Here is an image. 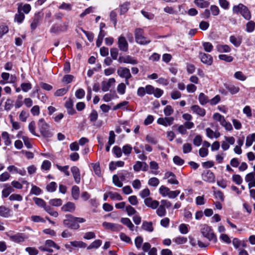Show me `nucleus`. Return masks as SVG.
<instances>
[{"label":"nucleus","instance_id":"nucleus-18","mask_svg":"<svg viewBox=\"0 0 255 255\" xmlns=\"http://www.w3.org/2000/svg\"><path fill=\"white\" fill-rule=\"evenodd\" d=\"M164 179H168V183L171 184H178L179 182L177 180L175 174L171 172H167L165 174Z\"/></svg>","mask_w":255,"mask_h":255},{"label":"nucleus","instance_id":"nucleus-61","mask_svg":"<svg viewBox=\"0 0 255 255\" xmlns=\"http://www.w3.org/2000/svg\"><path fill=\"white\" fill-rule=\"evenodd\" d=\"M163 91L159 88L155 89L153 86V92L152 94H153L154 97L156 98H160L163 94Z\"/></svg>","mask_w":255,"mask_h":255},{"label":"nucleus","instance_id":"nucleus-15","mask_svg":"<svg viewBox=\"0 0 255 255\" xmlns=\"http://www.w3.org/2000/svg\"><path fill=\"white\" fill-rule=\"evenodd\" d=\"M144 203L147 207L152 209H156L159 204V203L158 201L153 200L150 197H148L144 199Z\"/></svg>","mask_w":255,"mask_h":255},{"label":"nucleus","instance_id":"nucleus-48","mask_svg":"<svg viewBox=\"0 0 255 255\" xmlns=\"http://www.w3.org/2000/svg\"><path fill=\"white\" fill-rule=\"evenodd\" d=\"M126 86L124 83H121L118 85L117 92L120 95H124L126 92Z\"/></svg>","mask_w":255,"mask_h":255},{"label":"nucleus","instance_id":"nucleus-34","mask_svg":"<svg viewBox=\"0 0 255 255\" xmlns=\"http://www.w3.org/2000/svg\"><path fill=\"white\" fill-rule=\"evenodd\" d=\"M217 50L219 52L228 53L231 51L230 47L227 45H218L216 46Z\"/></svg>","mask_w":255,"mask_h":255},{"label":"nucleus","instance_id":"nucleus-42","mask_svg":"<svg viewBox=\"0 0 255 255\" xmlns=\"http://www.w3.org/2000/svg\"><path fill=\"white\" fill-rule=\"evenodd\" d=\"M199 100L200 104L202 105H204L209 102L208 97L203 93H201L199 94Z\"/></svg>","mask_w":255,"mask_h":255},{"label":"nucleus","instance_id":"nucleus-13","mask_svg":"<svg viewBox=\"0 0 255 255\" xmlns=\"http://www.w3.org/2000/svg\"><path fill=\"white\" fill-rule=\"evenodd\" d=\"M246 182L248 183V187L251 189L252 187H255V173L250 172L248 173L245 178Z\"/></svg>","mask_w":255,"mask_h":255},{"label":"nucleus","instance_id":"nucleus-16","mask_svg":"<svg viewBox=\"0 0 255 255\" xmlns=\"http://www.w3.org/2000/svg\"><path fill=\"white\" fill-rule=\"evenodd\" d=\"M116 80L115 78H110L108 81H104L102 83V89L104 92L109 91L110 88L114 85Z\"/></svg>","mask_w":255,"mask_h":255},{"label":"nucleus","instance_id":"nucleus-23","mask_svg":"<svg viewBox=\"0 0 255 255\" xmlns=\"http://www.w3.org/2000/svg\"><path fill=\"white\" fill-rule=\"evenodd\" d=\"M42 16L40 12L35 14L34 18L31 23V28L33 30L35 29L38 25L39 20L41 19Z\"/></svg>","mask_w":255,"mask_h":255},{"label":"nucleus","instance_id":"nucleus-43","mask_svg":"<svg viewBox=\"0 0 255 255\" xmlns=\"http://www.w3.org/2000/svg\"><path fill=\"white\" fill-rule=\"evenodd\" d=\"M49 203L51 206L58 207L62 204V200L59 198L52 199L50 200Z\"/></svg>","mask_w":255,"mask_h":255},{"label":"nucleus","instance_id":"nucleus-44","mask_svg":"<svg viewBox=\"0 0 255 255\" xmlns=\"http://www.w3.org/2000/svg\"><path fill=\"white\" fill-rule=\"evenodd\" d=\"M173 242H174L176 244L178 245H181L185 244L187 241V239L185 237L179 236L177 237L173 240Z\"/></svg>","mask_w":255,"mask_h":255},{"label":"nucleus","instance_id":"nucleus-46","mask_svg":"<svg viewBox=\"0 0 255 255\" xmlns=\"http://www.w3.org/2000/svg\"><path fill=\"white\" fill-rule=\"evenodd\" d=\"M44 210L52 216L55 218L58 216V213L53 210L50 206L47 205V207H45Z\"/></svg>","mask_w":255,"mask_h":255},{"label":"nucleus","instance_id":"nucleus-14","mask_svg":"<svg viewBox=\"0 0 255 255\" xmlns=\"http://www.w3.org/2000/svg\"><path fill=\"white\" fill-rule=\"evenodd\" d=\"M102 225L106 229L110 230L112 231H118L122 228V227L119 224L107 222H103Z\"/></svg>","mask_w":255,"mask_h":255},{"label":"nucleus","instance_id":"nucleus-51","mask_svg":"<svg viewBox=\"0 0 255 255\" xmlns=\"http://www.w3.org/2000/svg\"><path fill=\"white\" fill-rule=\"evenodd\" d=\"M41 191L42 190L39 187L34 185H31V189L30 191L31 194L39 195L41 194Z\"/></svg>","mask_w":255,"mask_h":255},{"label":"nucleus","instance_id":"nucleus-57","mask_svg":"<svg viewBox=\"0 0 255 255\" xmlns=\"http://www.w3.org/2000/svg\"><path fill=\"white\" fill-rule=\"evenodd\" d=\"M232 180L237 185H241L243 182V179L239 174H234L232 176Z\"/></svg>","mask_w":255,"mask_h":255},{"label":"nucleus","instance_id":"nucleus-9","mask_svg":"<svg viewBox=\"0 0 255 255\" xmlns=\"http://www.w3.org/2000/svg\"><path fill=\"white\" fill-rule=\"evenodd\" d=\"M68 28V24L67 22H63L60 24H54L51 29L50 32L52 33H57L58 32L66 31Z\"/></svg>","mask_w":255,"mask_h":255},{"label":"nucleus","instance_id":"nucleus-58","mask_svg":"<svg viewBox=\"0 0 255 255\" xmlns=\"http://www.w3.org/2000/svg\"><path fill=\"white\" fill-rule=\"evenodd\" d=\"M20 87L24 92H27L32 88V85L30 83H22Z\"/></svg>","mask_w":255,"mask_h":255},{"label":"nucleus","instance_id":"nucleus-19","mask_svg":"<svg viewBox=\"0 0 255 255\" xmlns=\"http://www.w3.org/2000/svg\"><path fill=\"white\" fill-rule=\"evenodd\" d=\"M71 170L75 182L79 184L81 180L79 169L76 166H73L71 167Z\"/></svg>","mask_w":255,"mask_h":255},{"label":"nucleus","instance_id":"nucleus-4","mask_svg":"<svg viewBox=\"0 0 255 255\" xmlns=\"http://www.w3.org/2000/svg\"><path fill=\"white\" fill-rule=\"evenodd\" d=\"M63 224L72 230H78L80 228V225L76 223L75 217L71 215H66V219L63 220Z\"/></svg>","mask_w":255,"mask_h":255},{"label":"nucleus","instance_id":"nucleus-5","mask_svg":"<svg viewBox=\"0 0 255 255\" xmlns=\"http://www.w3.org/2000/svg\"><path fill=\"white\" fill-rule=\"evenodd\" d=\"M201 232L203 236L207 238L209 241L213 240L214 242H216L217 238L211 227L204 225L201 230Z\"/></svg>","mask_w":255,"mask_h":255},{"label":"nucleus","instance_id":"nucleus-32","mask_svg":"<svg viewBox=\"0 0 255 255\" xmlns=\"http://www.w3.org/2000/svg\"><path fill=\"white\" fill-rule=\"evenodd\" d=\"M5 188L2 191V197L6 198L12 192L14 191L13 189L11 186H7V185L4 184L3 185Z\"/></svg>","mask_w":255,"mask_h":255},{"label":"nucleus","instance_id":"nucleus-55","mask_svg":"<svg viewBox=\"0 0 255 255\" xmlns=\"http://www.w3.org/2000/svg\"><path fill=\"white\" fill-rule=\"evenodd\" d=\"M204 50L207 52H211L213 49V46L210 42H205L203 43Z\"/></svg>","mask_w":255,"mask_h":255},{"label":"nucleus","instance_id":"nucleus-59","mask_svg":"<svg viewBox=\"0 0 255 255\" xmlns=\"http://www.w3.org/2000/svg\"><path fill=\"white\" fill-rule=\"evenodd\" d=\"M219 58L227 62H231L233 60V57L230 55L226 54H221L219 55Z\"/></svg>","mask_w":255,"mask_h":255},{"label":"nucleus","instance_id":"nucleus-40","mask_svg":"<svg viewBox=\"0 0 255 255\" xmlns=\"http://www.w3.org/2000/svg\"><path fill=\"white\" fill-rule=\"evenodd\" d=\"M158 207L156 208L157 210L156 211L157 215L160 217H162L165 216L166 214V209L159 205Z\"/></svg>","mask_w":255,"mask_h":255},{"label":"nucleus","instance_id":"nucleus-47","mask_svg":"<svg viewBox=\"0 0 255 255\" xmlns=\"http://www.w3.org/2000/svg\"><path fill=\"white\" fill-rule=\"evenodd\" d=\"M24 17V14L22 12L18 11V13L15 15L14 20L18 23H20L22 22Z\"/></svg>","mask_w":255,"mask_h":255},{"label":"nucleus","instance_id":"nucleus-24","mask_svg":"<svg viewBox=\"0 0 255 255\" xmlns=\"http://www.w3.org/2000/svg\"><path fill=\"white\" fill-rule=\"evenodd\" d=\"M206 131L207 136L210 138H213V137L217 138L220 136V133L219 131H214L210 128H207Z\"/></svg>","mask_w":255,"mask_h":255},{"label":"nucleus","instance_id":"nucleus-38","mask_svg":"<svg viewBox=\"0 0 255 255\" xmlns=\"http://www.w3.org/2000/svg\"><path fill=\"white\" fill-rule=\"evenodd\" d=\"M58 7L60 9L65 10L66 11H70L72 9V4L69 3L63 2L58 6Z\"/></svg>","mask_w":255,"mask_h":255},{"label":"nucleus","instance_id":"nucleus-63","mask_svg":"<svg viewBox=\"0 0 255 255\" xmlns=\"http://www.w3.org/2000/svg\"><path fill=\"white\" fill-rule=\"evenodd\" d=\"M129 3L126 2L121 5L120 12L121 14L125 13L128 9Z\"/></svg>","mask_w":255,"mask_h":255},{"label":"nucleus","instance_id":"nucleus-56","mask_svg":"<svg viewBox=\"0 0 255 255\" xmlns=\"http://www.w3.org/2000/svg\"><path fill=\"white\" fill-rule=\"evenodd\" d=\"M234 77L238 80L244 81L247 79V77L241 71H237L235 73Z\"/></svg>","mask_w":255,"mask_h":255},{"label":"nucleus","instance_id":"nucleus-22","mask_svg":"<svg viewBox=\"0 0 255 255\" xmlns=\"http://www.w3.org/2000/svg\"><path fill=\"white\" fill-rule=\"evenodd\" d=\"M194 3L198 7L204 8L209 6L210 2L206 0H194Z\"/></svg>","mask_w":255,"mask_h":255},{"label":"nucleus","instance_id":"nucleus-26","mask_svg":"<svg viewBox=\"0 0 255 255\" xmlns=\"http://www.w3.org/2000/svg\"><path fill=\"white\" fill-rule=\"evenodd\" d=\"M31 10V6L29 4L25 3L24 4H20L18 7V11H23L26 14L28 13Z\"/></svg>","mask_w":255,"mask_h":255},{"label":"nucleus","instance_id":"nucleus-12","mask_svg":"<svg viewBox=\"0 0 255 255\" xmlns=\"http://www.w3.org/2000/svg\"><path fill=\"white\" fill-rule=\"evenodd\" d=\"M199 57L203 63L208 66L212 64L213 57L211 55L203 52H200L199 54Z\"/></svg>","mask_w":255,"mask_h":255},{"label":"nucleus","instance_id":"nucleus-1","mask_svg":"<svg viewBox=\"0 0 255 255\" xmlns=\"http://www.w3.org/2000/svg\"><path fill=\"white\" fill-rule=\"evenodd\" d=\"M233 11L236 14H241L247 20H250L251 18V14L249 8L242 3L234 5L233 7Z\"/></svg>","mask_w":255,"mask_h":255},{"label":"nucleus","instance_id":"nucleus-49","mask_svg":"<svg viewBox=\"0 0 255 255\" xmlns=\"http://www.w3.org/2000/svg\"><path fill=\"white\" fill-rule=\"evenodd\" d=\"M213 118L215 121L219 122L221 125L224 123L225 121L224 117L218 113H215L213 115Z\"/></svg>","mask_w":255,"mask_h":255},{"label":"nucleus","instance_id":"nucleus-2","mask_svg":"<svg viewBox=\"0 0 255 255\" xmlns=\"http://www.w3.org/2000/svg\"><path fill=\"white\" fill-rule=\"evenodd\" d=\"M135 39L136 43L140 45H146L150 42V40L147 39L143 35V30L141 28H136L134 31Z\"/></svg>","mask_w":255,"mask_h":255},{"label":"nucleus","instance_id":"nucleus-27","mask_svg":"<svg viewBox=\"0 0 255 255\" xmlns=\"http://www.w3.org/2000/svg\"><path fill=\"white\" fill-rule=\"evenodd\" d=\"M80 194V189L78 186L74 185L72 188L71 195L73 198L77 200L79 199Z\"/></svg>","mask_w":255,"mask_h":255},{"label":"nucleus","instance_id":"nucleus-41","mask_svg":"<svg viewBox=\"0 0 255 255\" xmlns=\"http://www.w3.org/2000/svg\"><path fill=\"white\" fill-rule=\"evenodd\" d=\"M170 190L169 188L163 185L161 186L159 189V193L163 197L167 196Z\"/></svg>","mask_w":255,"mask_h":255},{"label":"nucleus","instance_id":"nucleus-50","mask_svg":"<svg viewBox=\"0 0 255 255\" xmlns=\"http://www.w3.org/2000/svg\"><path fill=\"white\" fill-rule=\"evenodd\" d=\"M57 188V184L55 182H51L46 186V189L48 192H53L56 191Z\"/></svg>","mask_w":255,"mask_h":255},{"label":"nucleus","instance_id":"nucleus-11","mask_svg":"<svg viewBox=\"0 0 255 255\" xmlns=\"http://www.w3.org/2000/svg\"><path fill=\"white\" fill-rule=\"evenodd\" d=\"M117 74L122 78L130 79L131 77L129 69L125 67L119 68L117 70Z\"/></svg>","mask_w":255,"mask_h":255},{"label":"nucleus","instance_id":"nucleus-31","mask_svg":"<svg viewBox=\"0 0 255 255\" xmlns=\"http://www.w3.org/2000/svg\"><path fill=\"white\" fill-rule=\"evenodd\" d=\"M204 180L209 182H213L215 180V176L213 172L208 171L204 175Z\"/></svg>","mask_w":255,"mask_h":255},{"label":"nucleus","instance_id":"nucleus-36","mask_svg":"<svg viewBox=\"0 0 255 255\" xmlns=\"http://www.w3.org/2000/svg\"><path fill=\"white\" fill-rule=\"evenodd\" d=\"M253 141L255 142V133L248 135L246 137V146L247 147L251 146Z\"/></svg>","mask_w":255,"mask_h":255},{"label":"nucleus","instance_id":"nucleus-17","mask_svg":"<svg viewBox=\"0 0 255 255\" xmlns=\"http://www.w3.org/2000/svg\"><path fill=\"white\" fill-rule=\"evenodd\" d=\"M174 118L172 117H166L165 118H160L157 120V123L164 126H168L172 124Z\"/></svg>","mask_w":255,"mask_h":255},{"label":"nucleus","instance_id":"nucleus-8","mask_svg":"<svg viewBox=\"0 0 255 255\" xmlns=\"http://www.w3.org/2000/svg\"><path fill=\"white\" fill-rule=\"evenodd\" d=\"M118 61L121 63H124L132 65H135L138 63V61L136 59L130 55L120 56L118 59Z\"/></svg>","mask_w":255,"mask_h":255},{"label":"nucleus","instance_id":"nucleus-20","mask_svg":"<svg viewBox=\"0 0 255 255\" xmlns=\"http://www.w3.org/2000/svg\"><path fill=\"white\" fill-rule=\"evenodd\" d=\"M75 204L71 202H68L66 204H64L61 208V210L65 212H73L75 210Z\"/></svg>","mask_w":255,"mask_h":255},{"label":"nucleus","instance_id":"nucleus-6","mask_svg":"<svg viewBox=\"0 0 255 255\" xmlns=\"http://www.w3.org/2000/svg\"><path fill=\"white\" fill-rule=\"evenodd\" d=\"M7 237H9L10 240L16 243H21L24 242L26 238L25 236L21 233H17L12 235L10 232L6 233Z\"/></svg>","mask_w":255,"mask_h":255},{"label":"nucleus","instance_id":"nucleus-21","mask_svg":"<svg viewBox=\"0 0 255 255\" xmlns=\"http://www.w3.org/2000/svg\"><path fill=\"white\" fill-rule=\"evenodd\" d=\"M71 246L76 249H85L87 244L83 241H73L70 242Z\"/></svg>","mask_w":255,"mask_h":255},{"label":"nucleus","instance_id":"nucleus-35","mask_svg":"<svg viewBox=\"0 0 255 255\" xmlns=\"http://www.w3.org/2000/svg\"><path fill=\"white\" fill-rule=\"evenodd\" d=\"M102 244V241L100 240H96L92 242L89 246L87 247V250H91L92 249L99 248Z\"/></svg>","mask_w":255,"mask_h":255},{"label":"nucleus","instance_id":"nucleus-7","mask_svg":"<svg viewBox=\"0 0 255 255\" xmlns=\"http://www.w3.org/2000/svg\"><path fill=\"white\" fill-rule=\"evenodd\" d=\"M152 92L153 86L150 85H148L145 87H140L138 88L137 91V95L139 97H142L146 94L148 95H152Z\"/></svg>","mask_w":255,"mask_h":255},{"label":"nucleus","instance_id":"nucleus-29","mask_svg":"<svg viewBox=\"0 0 255 255\" xmlns=\"http://www.w3.org/2000/svg\"><path fill=\"white\" fill-rule=\"evenodd\" d=\"M230 41L236 47H239L242 43V38L241 37H236L235 36L230 37Z\"/></svg>","mask_w":255,"mask_h":255},{"label":"nucleus","instance_id":"nucleus-45","mask_svg":"<svg viewBox=\"0 0 255 255\" xmlns=\"http://www.w3.org/2000/svg\"><path fill=\"white\" fill-rule=\"evenodd\" d=\"M45 245L47 248L53 247L55 248L57 250H59L60 247L57 245L54 241L50 240H48L45 241Z\"/></svg>","mask_w":255,"mask_h":255},{"label":"nucleus","instance_id":"nucleus-54","mask_svg":"<svg viewBox=\"0 0 255 255\" xmlns=\"http://www.w3.org/2000/svg\"><path fill=\"white\" fill-rule=\"evenodd\" d=\"M56 167L58 170H59L60 171L64 173L65 175H66L67 176L70 175V172L68 171V168H69L68 165L61 166L58 164H57Z\"/></svg>","mask_w":255,"mask_h":255},{"label":"nucleus","instance_id":"nucleus-60","mask_svg":"<svg viewBox=\"0 0 255 255\" xmlns=\"http://www.w3.org/2000/svg\"><path fill=\"white\" fill-rule=\"evenodd\" d=\"M227 89L232 94H235L238 93L240 90L239 87L235 85L228 86Z\"/></svg>","mask_w":255,"mask_h":255},{"label":"nucleus","instance_id":"nucleus-52","mask_svg":"<svg viewBox=\"0 0 255 255\" xmlns=\"http://www.w3.org/2000/svg\"><path fill=\"white\" fill-rule=\"evenodd\" d=\"M1 136L2 139L4 140L5 145H9L11 144V141L9 137V134L7 132H3L2 133Z\"/></svg>","mask_w":255,"mask_h":255},{"label":"nucleus","instance_id":"nucleus-53","mask_svg":"<svg viewBox=\"0 0 255 255\" xmlns=\"http://www.w3.org/2000/svg\"><path fill=\"white\" fill-rule=\"evenodd\" d=\"M148 184L149 186L156 187L159 184V180L156 177H152L149 179Z\"/></svg>","mask_w":255,"mask_h":255},{"label":"nucleus","instance_id":"nucleus-3","mask_svg":"<svg viewBox=\"0 0 255 255\" xmlns=\"http://www.w3.org/2000/svg\"><path fill=\"white\" fill-rule=\"evenodd\" d=\"M38 127L39 130L42 136L45 137H50L52 136V133L49 129V126L44 122L42 119L39 120Z\"/></svg>","mask_w":255,"mask_h":255},{"label":"nucleus","instance_id":"nucleus-30","mask_svg":"<svg viewBox=\"0 0 255 255\" xmlns=\"http://www.w3.org/2000/svg\"><path fill=\"white\" fill-rule=\"evenodd\" d=\"M121 222L127 226L131 231L133 230L134 225L129 219L128 218H122L121 219Z\"/></svg>","mask_w":255,"mask_h":255},{"label":"nucleus","instance_id":"nucleus-37","mask_svg":"<svg viewBox=\"0 0 255 255\" xmlns=\"http://www.w3.org/2000/svg\"><path fill=\"white\" fill-rule=\"evenodd\" d=\"M255 29V22L254 21L251 20L247 22L246 24V30L247 32L252 33Z\"/></svg>","mask_w":255,"mask_h":255},{"label":"nucleus","instance_id":"nucleus-64","mask_svg":"<svg viewBox=\"0 0 255 255\" xmlns=\"http://www.w3.org/2000/svg\"><path fill=\"white\" fill-rule=\"evenodd\" d=\"M108 194L109 195V197L112 200L117 199V200H120V201L123 200L122 196L118 193H114V192H108Z\"/></svg>","mask_w":255,"mask_h":255},{"label":"nucleus","instance_id":"nucleus-25","mask_svg":"<svg viewBox=\"0 0 255 255\" xmlns=\"http://www.w3.org/2000/svg\"><path fill=\"white\" fill-rule=\"evenodd\" d=\"M141 228L143 230L149 232H152L154 229L152 222L147 221L142 222Z\"/></svg>","mask_w":255,"mask_h":255},{"label":"nucleus","instance_id":"nucleus-10","mask_svg":"<svg viewBox=\"0 0 255 255\" xmlns=\"http://www.w3.org/2000/svg\"><path fill=\"white\" fill-rule=\"evenodd\" d=\"M118 45L119 49L123 52H127L128 49V44L124 36H120L118 38Z\"/></svg>","mask_w":255,"mask_h":255},{"label":"nucleus","instance_id":"nucleus-39","mask_svg":"<svg viewBox=\"0 0 255 255\" xmlns=\"http://www.w3.org/2000/svg\"><path fill=\"white\" fill-rule=\"evenodd\" d=\"M113 182L115 186L118 187H122L123 186L122 181L120 179L119 176L116 174L114 175L113 176Z\"/></svg>","mask_w":255,"mask_h":255},{"label":"nucleus","instance_id":"nucleus-33","mask_svg":"<svg viewBox=\"0 0 255 255\" xmlns=\"http://www.w3.org/2000/svg\"><path fill=\"white\" fill-rule=\"evenodd\" d=\"M33 200L34 201L36 205L38 207L45 209V207H47L46 203L41 198L37 197H34Z\"/></svg>","mask_w":255,"mask_h":255},{"label":"nucleus","instance_id":"nucleus-28","mask_svg":"<svg viewBox=\"0 0 255 255\" xmlns=\"http://www.w3.org/2000/svg\"><path fill=\"white\" fill-rule=\"evenodd\" d=\"M0 216L4 218L8 217L10 216V210L4 206H0Z\"/></svg>","mask_w":255,"mask_h":255},{"label":"nucleus","instance_id":"nucleus-62","mask_svg":"<svg viewBox=\"0 0 255 255\" xmlns=\"http://www.w3.org/2000/svg\"><path fill=\"white\" fill-rule=\"evenodd\" d=\"M117 12L115 10H112L110 14V19L113 22L114 26H116L117 23Z\"/></svg>","mask_w":255,"mask_h":255}]
</instances>
